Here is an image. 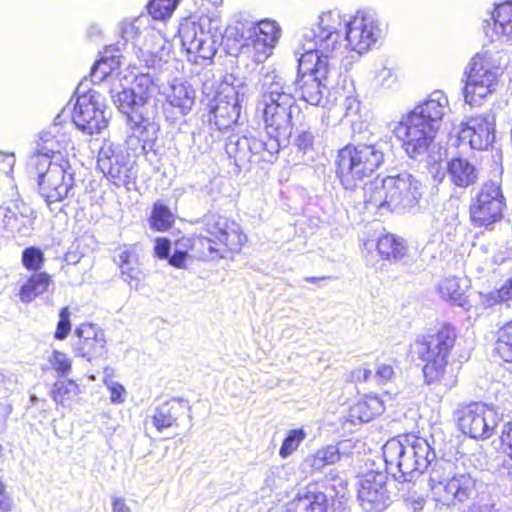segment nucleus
I'll return each instance as SVG.
<instances>
[{
    "instance_id": "f257e3e1",
    "label": "nucleus",
    "mask_w": 512,
    "mask_h": 512,
    "mask_svg": "<svg viewBox=\"0 0 512 512\" xmlns=\"http://www.w3.org/2000/svg\"><path fill=\"white\" fill-rule=\"evenodd\" d=\"M342 20L337 12L321 13L311 27L303 28L299 39L300 53L298 59V88L292 87V95L299 90L301 99L318 106L321 104L327 92V78L330 72L328 58L337 55L342 49L339 29ZM285 83L287 81L282 77ZM297 116H300L299 108L294 104Z\"/></svg>"
},
{
    "instance_id": "f03ea898",
    "label": "nucleus",
    "mask_w": 512,
    "mask_h": 512,
    "mask_svg": "<svg viewBox=\"0 0 512 512\" xmlns=\"http://www.w3.org/2000/svg\"><path fill=\"white\" fill-rule=\"evenodd\" d=\"M258 85L255 114L265 123L266 134L249 137L251 163H273L281 145L291 136L293 111L297 108L292 87L275 70L261 71Z\"/></svg>"
},
{
    "instance_id": "7ed1b4c3",
    "label": "nucleus",
    "mask_w": 512,
    "mask_h": 512,
    "mask_svg": "<svg viewBox=\"0 0 512 512\" xmlns=\"http://www.w3.org/2000/svg\"><path fill=\"white\" fill-rule=\"evenodd\" d=\"M448 110L447 96L436 90L400 121L389 123L388 128L403 142L407 155L420 160L428 154L435 133Z\"/></svg>"
},
{
    "instance_id": "20e7f679",
    "label": "nucleus",
    "mask_w": 512,
    "mask_h": 512,
    "mask_svg": "<svg viewBox=\"0 0 512 512\" xmlns=\"http://www.w3.org/2000/svg\"><path fill=\"white\" fill-rule=\"evenodd\" d=\"M428 485L436 512H453L459 503L474 500L483 483L479 471L463 460H436L429 470Z\"/></svg>"
},
{
    "instance_id": "39448f33",
    "label": "nucleus",
    "mask_w": 512,
    "mask_h": 512,
    "mask_svg": "<svg viewBox=\"0 0 512 512\" xmlns=\"http://www.w3.org/2000/svg\"><path fill=\"white\" fill-rule=\"evenodd\" d=\"M246 241V235L235 221L211 215L205 222V234L183 238L177 245L189 248L192 256L198 260L213 261L224 257L221 246L232 252H239Z\"/></svg>"
},
{
    "instance_id": "423d86ee",
    "label": "nucleus",
    "mask_w": 512,
    "mask_h": 512,
    "mask_svg": "<svg viewBox=\"0 0 512 512\" xmlns=\"http://www.w3.org/2000/svg\"><path fill=\"white\" fill-rule=\"evenodd\" d=\"M382 450L387 469L395 477L398 472L403 481H412L426 469L431 470L437 460L429 443L416 436L392 438L385 443Z\"/></svg>"
},
{
    "instance_id": "0eeeda50",
    "label": "nucleus",
    "mask_w": 512,
    "mask_h": 512,
    "mask_svg": "<svg viewBox=\"0 0 512 512\" xmlns=\"http://www.w3.org/2000/svg\"><path fill=\"white\" fill-rule=\"evenodd\" d=\"M363 194L367 206L402 211L418 204L422 184L413 175L403 172L365 184Z\"/></svg>"
},
{
    "instance_id": "6e6552de",
    "label": "nucleus",
    "mask_w": 512,
    "mask_h": 512,
    "mask_svg": "<svg viewBox=\"0 0 512 512\" xmlns=\"http://www.w3.org/2000/svg\"><path fill=\"white\" fill-rule=\"evenodd\" d=\"M109 94L114 106L126 116L132 132L128 137V144L133 145L134 142L141 144L142 150H145L147 145L151 147L157 138L159 127L149 120L148 108L144 105L143 96H137L131 88L114 82L109 88Z\"/></svg>"
},
{
    "instance_id": "1a4fd4ad",
    "label": "nucleus",
    "mask_w": 512,
    "mask_h": 512,
    "mask_svg": "<svg viewBox=\"0 0 512 512\" xmlns=\"http://www.w3.org/2000/svg\"><path fill=\"white\" fill-rule=\"evenodd\" d=\"M337 12L342 20L339 34L342 40V49L354 51L362 55L380 43L386 34V26L380 19L378 13L373 9H360L349 19L337 9L329 10L326 13Z\"/></svg>"
},
{
    "instance_id": "9d476101",
    "label": "nucleus",
    "mask_w": 512,
    "mask_h": 512,
    "mask_svg": "<svg viewBox=\"0 0 512 512\" xmlns=\"http://www.w3.org/2000/svg\"><path fill=\"white\" fill-rule=\"evenodd\" d=\"M380 144L346 145L338 151L337 174L346 190L356 189L384 163Z\"/></svg>"
},
{
    "instance_id": "9b49d317",
    "label": "nucleus",
    "mask_w": 512,
    "mask_h": 512,
    "mask_svg": "<svg viewBox=\"0 0 512 512\" xmlns=\"http://www.w3.org/2000/svg\"><path fill=\"white\" fill-rule=\"evenodd\" d=\"M455 340V329L443 325L432 334L417 337L411 345V353L425 362L423 373L427 383L444 381L448 357Z\"/></svg>"
},
{
    "instance_id": "f8f14e48",
    "label": "nucleus",
    "mask_w": 512,
    "mask_h": 512,
    "mask_svg": "<svg viewBox=\"0 0 512 512\" xmlns=\"http://www.w3.org/2000/svg\"><path fill=\"white\" fill-rule=\"evenodd\" d=\"M214 18V14L200 17L199 21L190 17L180 23L178 34L181 45L188 60L194 64H203L212 60L217 52V35L205 28Z\"/></svg>"
},
{
    "instance_id": "ddd939ff",
    "label": "nucleus",
    "mask_w": 512,
    "mask_h": 512,
    "mask_svg": "<svg viewBox=\"0 0 512 512\" xmlns=\"http://www.w3.org/2000/svg\"><path fill=\"white\" fill-rule=\"evenodd\" d=\"M501 74L500 60L485 51L472 59L464 87L465 102L471 106L479 104L487 95L493 93Z\"/></svg>"
},
{
    "instance_id": "4468645a",
    "label": "nucleus",
    "mask_w": 512,
    "mask_h": 512,
    "mask_svg": "<svg viewBox=\"0 0 512 512\" xmlns=\"http://www.w3.org/2000/svg\"><path fill=\"white\" fill-rule=\"evenodd\" d=\"M34 166L38 174L39 193L47 205L51 207L52 204L63 201L74 185L68 161L61 159L60 163L48 162L46 167L41 164Z\"/></svg>"
},
{
    "instance_id": "2eb2a0df",
    "label": "nucleus",
    "mask_w": 512,
    "mask_h": 512,
    "mask_svg": "<svg viewBox=\"0 0 512 512\" xmlns=\"http://www.w3.org/2000/svg\"><path fill=\"white\" fill-rule=\"evenodd\" d=\"M505 207V197L500 183L485 182L471 202V222L475 227L489 228L503 218Z\"/></svg>"
},
{
    "instance_id": "dca6fc26",
    "label": "nucleus",
    "mask_w": 512,
    "mask_h": 512,
    "mask_svg": "<svg viewBox=\"0 0 512 512\" xmlns=\"http://www.w3.org/2000/svg\"><path fill=\"white\" fill-rule=\"evenodd\" d=\"M454 417L460 430L474 439H487L498 425L497 413L482 402L461 404Z\"/></svg>"
},
{
    "instance_id": "f3484780",
    "label": "nucleus",
    "mask_w": 512,
    "mask_h": 512,
    "mask_svg": "<svg viewBox=\"0 0 512 512\" xmlns=\"http://www.w3.org/2000/svg\"><path fill=\"white\" fill-rule=\"evenodd\" d=\"M97 166L117 187L129 186L137 176L134 162L123 151L115 149L112 143H104L100 148Z\"/></svg>"
},
{
    "instance_id": "a211bd4d",
    "label": "nucleus",
    "mask_w": 512,
    "mask_h": 512,
    "mask_svg": "<svg viewBox=\"0 0 512 512\" xmlns=\"http://www.w3.org/2000/svg\"><path fill=\"white\" fill-rule=\"evenodd\" d=\"M495 139V120L490 114L469 117L457 132V145L485 151Z\"/></svg>"
},
{
    "instance_id": "6ab92c4d",
    "label": "nucleus",
    "mask_w": 512,
    "mask_h": 512,
    "mask_svg": "<svg viewBox=\"0 0 512 512\" xmlns=\"http://www.w3.org/2000/svg\"><path fill=\"white\" fill-rule=\"evenodd\" d=\"M387 479L385 473L376 471H369L359 479L357 499L364 511L381 512L389 505Z\"/></svg>"
},
{
    "instance_id": "aec40b11",
    "label": "nucleus",
    "mask_w": 512,
    "mask_h": 512,
    "mask_svg": "<svg viewBox=\"0 0 512 512\" xmlns=\"http://www.w3.org/2000/svg\"><path fill=\"white\" fill-rule=\"evenodd\" d=\"M72 120L75 126L85 134L101 133L108 125L104 111L100 108L99 95L94 91L79 96L74 106Z\"/></svg>"
},
{
    "instance_id": "412c9836",
    "label": "nucleus",
    "mask_w": 512,
    "mask_h": 512,
    "mask_svg": "<svg viewBox=\"0 0 512 512\" xmlns=\"http://www.w3.org/2000/svg\"><path fill=\"white\" fill-rule=\"evenodd\" d=\"M68 126L62 125L56 120L39 136L37 153L31 158L33 165L41 164L46 167L51 158L62 152H68L73 149V142L68 132Z\"/></svg>"
},
{
    "instance_id": "4be33fe9",
    "label": "nucleus",
    "mask_w": 512,
    "mask_h": 512,
    "mask_svg": "<svg viewBox=\"0 0 512 512\" xmlns=\"http://www.w3.org/2000/svg\"><path fill=\"white\" fill-rule=\"evenodd\" d=\"M244 94H240L234 87H226L217 93L210 104L209 121L214 123L218 130H226L237 123L240 118L241 102Z\"/></svg>"
},
{
    "instance_id": "5701e85b",
    "label": "nucleus",
    "mask_w": 512,
    "mask_h": 512,
    "mask_svg": "<svg viewBox=\"0 0 512 512\" xmlns=\"http://www.w3.org/2000/svg\"><path fill=\"white\" fill-rule=\"evenodd\" d=\"M75 335L77 340L73 343V351L76 355L91 361L106 353L105 334L98 326L81 324Z\"/></svg>"
},
{
    "instance_id": "b1692460",
    "label": "nucleus",
    "mask_w": 512,
    "mask_h": 512,
    "mask_svg": "<svg viewBox=\"0 0 512 512\" xmlns=\"http://www.w3.org/2000/svg\"><path fill=\"white\" fill-rule=\"evenodd\" d=\"M491 20L492 25L488 23L485 28L486 35L492 40L512 41V0L497 5Z\"/></svg>"
},
{
    "instance_id": "393cba45",
    "label": "nucleus",
    "mask_w": 512,
    "mask_h": 512,
    "mask_svg": "<svg viewBox=\"0 0 512 512\" xmlns=\"http://www.w3.org/2000/svg\"><path fill=\"white\" fill-rule=\"evenodd\" d=\"M283 512H327V496L315 487H308L289 501Z\"/></svg>"
},
{
    "instance_id": "a878e982",
    "label": "nucleus",
    "mask_w": 512,
    "mask_h": 512,
    "mask_svg": "<svg viewBox=\"0 0 512 512\" xmlns=\"http://www.w3.org/2000/svg\"><path fill=\"white\" fill-rule=\"evenodd\" d=\"M446 170L451 183L460 188L475 184L480 172L474 163L463 157H454L448 161Z\"/></svg>"
},
{
    "instance_id": "bb28decb",
    "label": "nucleus",
    "mask_w": 512,
    "mask_h": 512,
    "mask_svg": "<svg viewBox=\"0 0 512 512\" xmlns=\"http://www.w3.org/2000/svg\"><path fill=\"white\" fill-rule=\"evenodd\" d=\"M166 101L179 115L184 116L191 111L195 103V90L187 83L173 81L166 94Z\"/></svg>"
},
{
    "instance_id": "cd10ccee",
    "label": "nucleus",
    "mask_w": 512,
    "mask_h": 512,
    "mask_svg": "<svg viewBox=\"0 0 512 512\" xmlns=\"http://www.w3.org/2000/svg\"><path fill=\"white\" fill-rule=\"evenodd\" d=\"M186 403L182 399H172L160 404L152 415L151 422L157 431L173 426L178 417L184 414Z\"/></svg>"
},
{
    "instance_id": "c85d7f7f",
    "label": "nucleus",
    "mask_w": 512,
    "mask_h": 512,
    "mask_svg": "<svg viewBox=\"0 0 512 512\" xmlns=\"http://www.w3.org/2000/svg\"><path fill=\"white\" fill-rule=\"evenodd\" d=\"M385 410L384 402L377 395H366L350 408L352 421L369 422Z\"/></svg>"
},
{
    "instance_id": "c756f323",
    "label": "nucleus",
    "mask_w": 512,
    "mask_h": 512,
    "mask_svg": "<svg viewBox=\"0 0 512 512\" xmlns=\"http://www.w3.org/2000/svg\"><path fill=\"white\" fill-rule=\"evenodd\" d=\"M467 287L465 280L457 277H448L440 281L438 292L444 300L454 305L465 307L468 303L466 296Z\"/></svg>"
},
{
    "instance_id": "7c9ffc66",
    "label": "nucleus",
    "mask_w": 512,
    "mask_h": 512,
    "mask_svg": "<svg viewBox=\"0 0 512 512\" xmlns=\"http://www.w3.org/2000/svg\"><path fill=\"white\" fill-rule=\"evenodd\" d=\"M122 278L131 288H137L140 282L141 270L138 257L130 250H121L117 256Z\"/></svg>"
},
{
    "instance_id": "2f4dec72",
    "label": "nucleus",
    "mask_w": 512,
    "mask_h": 512,
    "mask_svg": "<svg viewBox=\"0 0 512 512\" xmlns=\"http://www.w3.org/2000/svg\"><path fill=\"white\" fill-rule=\"evenodd\" d=\"M226 152L238 168L245 167L246 164L251 163L250 138L246 136L230 137L226 144Z\"/></svg>"
},
{
    "instance_id": "473e14b6",
    "label": "nucleus",
    "mask_w": 512,
    "mask_h": 512,
    "mask_svg": "<svg viewBox=\"0 0 512 512\" xmlns=\"http://www.w3.org/2000/svg\"><path fill=\"white\" fill-rule=\"evenodd\" d=\"M247 32L249 34L247 37L244 34L241 37L246 40L254 37V40L265 42L268 45H276L280 35V28L274 21L263 20L257 24L251 23Z\"/></svg>"
},
{
    "instance_id": "72a5a7b5",
    "label": "nucleus",
    "mask_w": 512,
    "mask_h": 512,
    "mask_svg": "<svg viewBox=\"0 0 512 512\" xmlns=\"http://www.w3.org/2000/svg\"><path fill=\"white\" fill-rule=\"evenodd\" d=\"M335 452L330 445H327L307 455L301 464L303 472L312 474L321 471L327 465L335 464L338 462Z\"/></svg>"
},
{
    "instance_id": "f704fd0d",
    "label": "nucleus",
    "mask_w": 512,
    "mask_h": 512,
    "mask_svg": "<svg viewBox=\"0 0 512 512\" xmlns=\"http://www.w3.org/2000/svg\"><path fill=\"white\" fill-rule=\"evenodd\" d=\"M377 250L384 258L394 262L403 261L407 255V247L402 239L387 234L378 239Z\"/></svg>"
},
{
    "instance_id": "c9c22d12",
    "label": "nucleus",
    "mask_w": 512,
    "mask_h": 512,
    "mask_svg": "<svg viewBox=\"0 0 512 512\" xmlns=\"http://www.w3.org/2000/svg\"><path fill=\"white\" fill-rule=\"evenodd\" d=\"M51 284V277L46 272L33 274L30 279L21 287L20 299L29 303L37 296L47 291Z\"/></svg>"
},
{
    "instance_id": "e433bc0d",
    "label": "nucleus",
    "mask_w": 512,
    "mask_h": 512,
    "mask_svg": "<svg viewBox=\"0 0 512 512\" xmlns=\"http://www.w3.org/2000/svg\"><path fill=\"white\" fill-rule=\"evenodd\" d=\"M173 222L174 217L170 209L162 202L156 201L149 218L150 227L156 231H166Z\"/></svg>"
},
{
    "instance_id": "4c0bfd02",
    "label": "nucleus",
    "mask_w": 512,
    "mask_h": 512,
    "mask_svg": "<svg viewBox=\"0 0 512 512\" xmlns=\"http://www.w3.org/2000/svg\"><path fill=\"white\" fill-rule=\"evenodd\" d=\"M495 350L505 362H512V321L497 331Z\"/></svg>"
},
{
    "instance_id": "58836bf2",
    "label": "nucleus",
    "mask_w": 512,
    "mask_h": 512,
    "mask_svg": "<svg viewBox=\"0 0 512 512\" xmlns=\"http://www.w3.org/2000/svg\"><path fill=\"white\" fill-rule=\"evenodd\" d=\"M78 391V385L73 381H57L50 395L57 404L67 406L77 396Z\"/></svg>"
},
{
    "instance_id": "ea45409f",
    "label": "nucleus",
    "mask_w": 512,
    "mask_h": 512,
    "mask_svg": "<svg viewBox=\"0 0 512 512\" xmlns=\"http://www.w3.org/2000/svg\"><path fill=\"white\" fill-rule=\"evenodd\" d=\"M178 3L179 0H150L147 8L153 19L165 20L171 17Z\"/></svg>"
},
{
    "instance_id": "a19ab883",
    "label": "nucleus",
    "mask_w": 512,
    "mask_h": 512,
    "mask_svg": "<svg viewBox=\"0 0 512 512\" xmlns=\"http://www.w3.org/2000/svg\"><path fill=\"white\" fill-rule=\"evenodd\" d=\"M307 433L303 428L292 429L283 440L279 450V455L285 459L297 450L299 445L305 440Z\"/></svg>"
},
{
    "instance_id": "79ce46f5",
    "label": "nucleus",
    "mask_w": 512,
    "mask_h": 512,
    "mask_svg": "<svg viewBox=\"0 0 512 512\" xmlns=\"http://www.w3.org/2000/svg\"><path fill=\"white\" fill-rule=\"evenodd\" d=\"M131 89L135 91L137 96H143L144 105L147 107L149 98L156 89V84L149 74H140L135 77L134 84Z\"/></svg>"
},
{
    "instance_id": "37998d69",
    "label": "nucleus",
    "mask_w": 512,
    "mask_h": 512,
    "mask_svg": "<svg viewBox=\"0 0 512 512\" xmlns=\"http://www.w3.org/2000/svg\"><path fill=\"white\" fill-rule=\"evenodd\" d=\"M114 62V59H102L96 62L91 69V81L93 83H101L105 80L114 81V68L112 66Z\"/></svg>"
},
{
    "instance_id": "c03bdc74",
    "label": "nucleus",
    "mask_w": 512,
    "mask_h": 512,
    "mask_svg": "<svg viewBox=\"0 0 512 512\" xmlns=\"http://www.w3.org/2000/svg\"><path fill=\"white\" fill-rule=\"evenodd\" d=\"M44 254L41 249L31 246L22 252V264L28 270H39L44 263Z\"/></svg>"
},
{
    "instance_id": "a18cd8bd",
    "label": "nucleus",
    "mask_w": 512,
    "mask_h": 512,
    "mask_svg": "<svg viewBox=\"0 0 512 512\" xmlns=\"http://www.w3.org/2000/svg\"><path fill=\"white\" fill-rule=\"evenodd\" d=\"M51 367L62 377L69 375L72 362L69 356L60 351H53L49 357Z\"/></svg>"
},
{
    "instance_id": "49530a36",
    "label": "nucleus",
    "mask_w": 512,
    "mask_h": 512,
    "mask_svg": "<svg viewBox=\"0 0 512 512\" xmlns=\"http://www.w3.org/2000/svg\"><path fill=\"white\" fill-rule=\"evenodd\" d=\"M512 300V277L507 280L500 289L494 290L487 295L486 303L494 305Z\"/></svg>"
},
{
    "instance_id": "de8ad7c7",
    "label": "nucleus",
    "mask_w": 512,
    "mask_h": 512,
    "mask_svg": "<svg viewBox=\"0 0 512 512\" xmlns=\"http://www.w3.org/2000/svg\"><path fill=\"white\" fill-rule=\"evenodd\" d=\"M315 135L309 129L296 128V136L294 139L295 146L304 153L313 149Z\"/></svg>"
},
{
    "instance_id": "09e8293b",
    "label": "nucleus",
    "mask_w": 512,
    "mask_h": 512,
    "mask_svg": "<svg viewBox=\"0 0 512 512\" xmlns=\"http://www.w3.org/2000/svg\"><path fill=\"white\" fill-rule=\"evenodd\" d=\"M274 46L252 39L253 61L256 63L264 62L271 55Z\"/></svg>"
},
{
    "instance_id": "8fccbe9b",
    "label": "nucleus",
    "mask_w": 512,
    "mask_h": 512,
    "mask_svg": "<svg viewBox=\"0 0 512 512\" xmlns=\"http://www.w3.org/2000/svg\"><path fill=\"white\" fill-rule=\"evenodd\" d=\"M70 313L67 307L62 308L59 314V322L57 324V329L55 332V338L58 340H63L67 337L70 332L71 324H70Z\"/></svg>"
},
{
    "instance_id": "3c124183",
    "label": "nucleus",
    "mask_w": 512,
    "mask_h": 512,
    "mask_svg": "<svg viewBox=\"0 0 512 512\" xmlns=\"http://www.w3.org/2000/svg\"><path fill=\"white\" fill-rule=\"evenodd\" d=\"M447 223L442 228V233L448 241H454L457 235L459 226L458 214L454 210L451 211L445 218Z\"/></svg>"
},
{
    "instance_id": "603ef678",
    "label": "nucleus",
    "mask_w": 512,
    "mask_h": 512,
    "mask_svg": "<svg viewBox=\"0 0 512 512\" xmlns=\"http://www.w3.org/2000/svg\"><path fill=\"white\" fill-rule=\"evenodd\" d=\"M375 79L381 86L389 88L395 83L396 75L392 68L382 65L375 71Z\"/></svg>"
},
{
    "instance_id": "864d4df0",
    "label": "nucleus",
    "mask_w": 512,
    "mask_h": 512,
    "mask_svg": "<svg viewBox=\"0 0 512 512\" xmlns=\"http://www.w3.org/2000/svg\"><path fill=\"white\" fill-rule=\"evenodd\" d=\"M354 442L351 439L340 441L337 445H330L338 461L348 459L353 454Z\"/></svg>"
},
{
    "instance_id": "5fc2aeb1",
    "label": "nucleus",
    "mask_w": 512,
    "mask_h": 512,
    "mask_svg": "<svg viewBox=\"0 0 512 512\" xmlns=\"http://www.w3.org/2000/svg\"><path fill=\"white\" fill-rule=\"evenodd\" d=\"M105 384L110 391V401L114 404L123 403L125 400V389L124 387L112 380H105Z\"/></svg>"
},
{
    "instance_id": "6e6d98bb",
    "label": "nucleus",
    "mask_w": 512,
    "mask_h": 512,
    "mask_svg": "<svg viewBox=\"0 0 512 512\" xmlns=\"http://www.w3.org/2000/svg\"><path fill=\"white\" fill-rule=\"evenodd\" d=\"M112 512H139L133 501H127L123 497L112 498Z\"/></svg>"
},
{
    "instance_id": "4d7b16f0",
    "label": "nucleus",
    "mask_w": 512,
    "mask_h": 512,
    "mask_svg": "<svg viewBox=\"0 0 512 512\" xmlns=\"http://www.w3.org/2000/svg\"><path fill=\"white\" fill-rule=\"evenodd\" d=\"M188 248H185L183 246H179L176 244V249L173 253V255L169 258V264L172 265L175 268L183 269L185 268V262L188 256L187 252Z\"/></svg>"
},
{
    "instance_id": "13d9d810",
    "label": "nucleus",
    "mask_w": 512,
    "mask_h": 512,
    "mask_svg": "<svg viewBox=\"0 0 512 512\" xmlns=\"http://www.w3.org/2000/svg\"><path fill=\"white\" fill-rule=\"evenodd\" d=\"M194 4L198 6L201 17H206L207 15L216 14L214 12L211 13V9H217L223 4V0H193Z\"/></svg>"
},
{
    "instance_id": "bf43d9fd",
    "label": "nucleus",
    "mask_w": 512,
    "mask_h": 512,
    "mask_svg": "<svg viewBox=\"0 0 512 512\" xmlns=\"http://www.w3.org/2000/svg\"><path fill=\"white\" fill-rule=\"evenodd\" d=\"M24 221L23 216H17L15 213H13L11 210H6L4 214V226L7 230L11 232L19 231L20 230V224H22Z\"/></svg>"
},
{
    "instance_id": "052dcab7",
    "label": "nucleus",
    "mask_w": 512,
    "mask_h": 512,
    "mask_svg": "<svg viewBox=\"0 0 512 512\" xmlns=\"http://www.w3.org/2000/svg\"><path fill=\"white\" fill-rule=\"evenodd\" d=\"M15 165V157L13 153L0 152V172L10 175Z\"/></svg>"
},
{
    "instance_id": "680f3d73",
    "label": "nucleus",
    "mask_w": 512,
    "mask_h": 512,
    "mask_svg": "<svg viewBox=\"0 0 512 512\" xmlns=\"http://www.w3.org/2000/svg\"><path fill=\"white\" fill-rule=\"evenodd\" d=\"M170 241L167 238H157L154 251L158 258L168 259L170 255Z\"/></svg>"
},
{
    "instance_id": "e2e57ef3",
    "label": "nucleus",
    "mask_w": 512,
    "mask_h": 512,
    "mask_svg": "<svg viewBox=\"0 0 512 512\" xmlns=\"http://www.w3.org/2000/svg\"><path fill=\"white\" fill-rule=\"evenodd\" d=\"M121 36L125 42L135 40L138 36V27L134 22L123 23L121 26Z\"/></svg>"
},
{
    "instance_id": "0e129e2a",
    "label": "nucleus",
    "mask_w": 512,
    "mask_h": 512,
    "mask_svg": "<svg viewBox=\"0 0 512 512\" xmlns=\"http://www.w3.org/2000/svg\"><path fill=\"white\" fill-rule=\"evenodd\" d=\"M500 438L502 444L510 449V457L512 458V422L504 424Z\"/></svg>"
},
{
    "instance_id": "69168bd1",
    "label": "nucleus",
    "mask_w": 512,
    "mask_h": 512,
    "mask_svg": "<svg viewBox=\"0 0 512 512\" xmlns=\"http://www.w3.org/2000/svg\"><path fill=\"white\" fill-rule=\"evenodd\" d=\"M394 375L392 366L388 364H379L376 371V376L382 381L390 380Z\"/></svg>"
},
{
    "instance_id": "338daca9",
    "label": "nucleus",
    "mask_w": 512,
    "mask_h": 512,
    "mask_svg": "<svg viewBox=\"0 0 512 512\" xmlns=\"http://www.w3.org/2000/svg\"><path fill=\"white\" fill-rule=\"evenodd\" d=\"M12 412V406L5 402H0V432L6 427L7 419Z\"/></svg>"
},
{
    "instance_id": "774afa93",
    "label": "nucleus",
    "mask_w": 512,
    "mask_h": 512,
    "mask_svg": "<svg viewBox=\"0 0 512 512\" xmlns=\"http://www.w3.org/2000/svg\"><path fill=\"white\" fill-rule=\"evenodd\" d=\"M372 372L371 370L359 367L351 372V379L352 381H367L369 377L371 376Z\"/></svg>"
}]
</instances>
